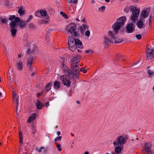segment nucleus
<instances>
[{
	"label": "nucleus",
	"instance_id": "bb28decb",
	"mask_svg": "<svg viewBox=\"0 0 154 154\" xmlns=\"http://www.w3.org/2000/svg\"><path fill=\"white\" fill-rule=\"evenodd\" d=\"M19 26L21 28H23L26 26V23L23 21H21L19 22Z\"/></svg>",
	"mask_w": 154,
	"mask_h": 154
},
{
	"label": "nucleus",
	"instance_id": "f3484780",
	"mask_svg": "<svg viewBox=\"0 0 154 154\" xmlns=\"http://www.w3.org/2000/svg\"><path fill=\"white\" fill-rule=\"evenodd\" d=\"M80 61V58L78 56H74L71 60V65L75 64Z\"/></svg>",
	"mask_w": 154,
	"mask_h": 154
},
{
	"label": "nucleus",
	"instance_id": "c03bdc74",
	"mask_svg": "<svg viewBox=\"0 0 154 154\" xmlns=\"http://www.w3.org/2000/svg\"><path fill=\"white\" fill-rule=\"evenodd\" d=\"M62 138V137L61 136H58L54 139V141L55 142L57 141V140H60Z\"/></svg>",
	"mask_w": 154,
	"mask_h": 154
},
{
	"label": "nucleus",
	"instance_id": "6e6552de",
	"mask_svg": "<svg viewBox=\"0 0 154 154\" xmlns=\"http://www.w3.org/2000/svg\"><path fill=\"white\" fill-rule=\"evenodd\" d=\"M66 77V75H62L60 77V79L64 85H66L67 87H69L71 84V82Z\"/></svg>",
	"mask_w": 154,
	"mask_h": 154
},
{
	"label": "nucleus",
	"instance_id": "79ce46f5",
	"mask_svg": "<svg viewBox=\"0 0 154 154\" xmlns=\"http://www.w3.org/2000/svg\"><path fill=\"white\" fill-rule=\"evenodd\" d=\"M33 16L32 15H30L28 18L27 20L26 21V23H28L30 22L31 20L32 19Z\"/></svg>",
	"mask_w": 154,
	"mask_h": 154
},
{
	"label": "nucleus",
	"instance_id": "0e129e2a",
	"mask_svg": "<svg viewBox=\"0 0 154 154\" xmlns=\"http://www.w3.org/2000/svg\"><path fill=\"white\" fill-rule=\"evenodd\" d=\"M84 154H89V152L88 151L85 152L84 153Z\"/></svg>",
	"mask_w": 154,
	"mask_h": 154
},
{
	"label": "nucleus",
	"instance_id": "338daca9",
	"mask_svg": "<svg viewBox=\"0 0 154 154\" xmlns=\"http://www.w3.org/2000/svg\"><path fill=\"white\" fill-rule=\"evenodd\" d=\"M105 1L107 2H109L110 1V0H105Z\"/></svg>",
	"mask_w": 154,
	"mask_h": 154
},
{
	"label": "nucleus",
	"instance_id": "412c9836",
	"mask_svg": "<svg viewBox=\"0 0 154 154\" xmlns=\"http://www.w3.org/2000/svg\"><path fill=\"white\" fill-rule=\"evenodd\" d=\"M36 117V116L35 113H33L32 114L31 116L29 117L28 119L27 120V121L29 123H30L32 122V121L35 119Z\"/></svg>",
	"mask_w": 154,
	"mask_h": 154
},
{
	"label": "nucleus",
	"instance_id": "ddd939ff",
	"mask_svg": "<svg viewBox=\"0 0 154 154\" xmlns=\"http://www.w3.org/2000/svg\"><path fill=\"white\" fill-rule=\"evenodd\" d=\"M135 30L134 25L132 23H130L126 27V30L128 33H131L134 32Z\"/></svg>",
	"mask_w": 154,
	"mask_h": 154
},
{
	"label": "nucleus",
	"instance_id": "09e8293b",
	"mask_svg": "<svg viewBox=\"0 0 154 154\" xmlns=\"http://www.w3.org/2000/svg\"><path fill=\"white\" fill-rule=\"evenodd\" d=\"M85 35L86 36L89 37L90 35V32L89 30H87L85 32Z\"/></svg>",
	"mask_w": 154,
	"mask_h": 154
},
{
	"label": "nucleus",
	"instance_id": "7ed1b4c3",
	"mask_svg": "<svg viewBox=\"0 0 154 154\" xmlns=\"http://www.w3.org/2000/svg\"><path fill=\"white\" fill-rule=\"evenodd\" d=\"M76 26L75 23H71L66 26V29L68 34L72 35L73 34L74 35L75 37H78L79 34L76 31Z\"/></svg>",
	"mask_w": 154,
	"mask_h": 154
},
{
	"label": "nucleus",
	"instance_id": "c756f323",
	"mask_svg": "<svg viewBox=\"0 0 154 154\" xmlns=\"http://www.w3.org/2000/svg\"><path fill=\"white\" fill-rule=\"evenodd\" d=\"M11 31L12 36H14L16 35L17 31V29L15 28H12L11 29Z\"/></svg>",
	"mask_w": 154,
	"mask_h": 154
},
{
	"label": "nucleus",
	"instance_id": "de8ad7c7",
	"mask_svg": "<svg viewBox=\"0 0 154 154\" xmlns=\"http://www.w3.org/2000/svg\"><path fill=\"white\" fill-rule=\"evenodd\" d=\"M129 11V8L128 7H125L124 9V11L126 13H128Z\"/></svg>",
	"mask_w": 154,
	"mask_h": 154
},
{
	"label": "nucleus",
	"instance_id": "dca6fc26",
	"mask_svg": "<svg viewBox=\"0 0 154 154\" xmlns=\"http://www.w3.org/2000/svg\"><path fill=\"white\" fill-rule=\"evenodd\" d=\"M13 99L14 101H15L16 103V111L17 112V109L18 106V97L17 96L15 91H13L12 93Z\"/></svg>",
	"mask_w": 154,
	"mask_h": 154
},
{
	"label": "nucleus",
	"instance_id": "a18cd8bd",
	"mask_svg": "<svg viewBox=\"0 0 154 154\" xmlns=\"http://www.w3.org/2000/svg\"><path fill=\"white\" fill-rule=\"evenodd\" d=\"M15 16L14 15L10 16L9 18V19L10 20H12L16 18Z\"/></svg>",
	"mask_w": 154,
	"mask_h": 154
},
{
	"label": "nucleus",
	"instance_id": "864d4df0",
	"mask_svg": "<svg viewBox=\"0 0 154 154\" xmlns=\"http://www.w3.org/2000/svg\"><path fill=\"white\" fill-rule=\"evenodd\" d=\"M49 12L50 14H52L54 13V11L53 9H50L49 10Z\"/></svg>",
	"mask_w": 154,
	"mask_h": 154
},
{
	"label": "nucleus",
	"instance_id": "bf43d9fd",
	"mask_svg": "<svg viewBox=\"0 0 154 154\" xmlns=\"http://www.w3.org/2000/svg\"><path fill=\"white\" fill-rule=\"evenodd\" d=\"M57 134L58 136H59L60 134V131H57Z\"/></svg>",
	"mask_w": 154,
	"mask_h": 154
},
{
	"label": "nucleus",
	"instance_id": "f8f14e48",
	"mask_svg": "<svg viewBox=\"0 0 154 154\" xmlns=\"http://www.w3.org/2000/svg\"><path fill=\"white\" fill-rule=\"evenodd\" d=\"M126 21V17L122 16L117 19L116 23L122 27L124 25Z\"/></svg>",
	"mask_w": 154,
	"mask_h": 154
},
{
	"label": "nucleus",
	"instance_id": "72a5a7b5",
	"mask_svg": "<svg viewBox=\"0 0 154 154\" xmlns=\"http://www.w3.org/2000/svg\"><path fill=\"white\" fill-rule=\"evenodd\" d=\"M29 28L30 29L33 30L35 28V26L32 24L29 23L28 25Z\"/></svg>",
	"mask_w": 154,
	"mask_h": 154
},
{
	"label": "nucleus",
	"instance_id": "f704fd0d",
	"mask_svg": "<svg viewBox=\"0 0 154 154\" xmlns=\"http://www.w3.org/2000/svg\"><path fill=\"white\" fill-rule=\"evenodd\" d=\"M18 12L20 15H22L24 14V11L22 8H20L18 10Z\"/></svg>",
	"mask_w": 154,
	"mask_h": 154
},
{
	"label": "nucleus",
	"instance_id": "5701e85b",
	"mask_svg": "<svg viewBox=\"0 0 154 154\" xmlns=\"http://www.w3.org/2000/svg\"><path fill=\"white\" fill-rule=\"evenodd\" d=\"M54 87L56 89H58L60 87V83L57 81H54Z\"/></svg>",
	"mask_w": 154,
	"mask_h": 154
},
{
	"label": "nucleus",
	"instance_id": "8fccbe9b",
	"mask_svg": "<svg viewBox=\"0 0 154 154\" xmlns=\"http://www.w3.org/2000/svg\"><path fill=\"white\" fill-rule=\"evenodd\" d=\"M142 35L141 34H137L136 35V37L138 39H140L141 38Z\"/></svg>",
	"mask_w": 154,
	"mask_h": 154
},
{
	"label": "nucleus",
	"instance_id": "c9c22d12",
	"mask_svg": "<svg viewBox=\"0 0 154 154\" xmlns=\"http://www.w3.org/2000/svg\"><path fill=\"white\" fill-rule=\"evenodd\" d=\"M40 10H38L35 12V15L36 17H40Z\"/></svg>",
	"mask_w": 154,
	"mask_h": 154
},
{
	"label": "nucleus",
	"instance_id": "5fc2aeb1",
	"mask_svg": "<svg viewBox=\"0 0 154 154\" xmlns=\"http://www.w3.org/2000/svg\"><path fill=\"white\" fill-rule=\"evenodd\" d=\"M151 15H150L149 19V25H150L151 24Z\"/></svg>",
	"mask_w": 154,
	"mask_h": 154
},
{
	"label": "nucleus",
	"instance_id": "39448f33",
	"mask_svg": "<svg viewBox=\"0 0 154 154\" xmlns=\"http://www.w3.org/2000/svg\"><path fill=\"white\" fill-rule=\"evenodd\" d=\"M130 9L131 11L132 12L131 16V20L134 22H135L138 16L140 11L138 8L133 6H131Z\"/></svg>",
	"mask_w": 154,
	"mask_h": 154
},
{
	"label": "nucleus",
	"instance_id": "473e14b6",
	"mask_svg": "<svg viewBox=\"0 0 154 154\" xmlns=\"http://www.w3.org/2000/svg\"><path fill=\"white\" fill-rule=\"evenodd\" d=\"M147 73L149 75V77H151L154 74V72L151 70L148 69L147 70Z\"/></svg>",
	"mask_w": 154,
	"mask_h": 154
},
{
	"label": "nucleus",
	"instance_id": "3c124183",
	"mask_svg": "<svg viewBox=\"0 0 154 154\" xmlns=\"http://www.w3.org/2000/svg\"><path fill=\"white\" fill-rule=\"evenodd\" d=\"M80 71L83 72L84 73H85L87 72V70L85 69L84 68H82L80 69Z\"/></svg>",
	"mask_w": 154,
	"mask_h": 154
},
{
	"label": "nucleus",
	"instance_id": "13d9d810",
	"mask_svg": "<svg viewBox=\"0 0 154 154\" xmlns=\"http://www.w3.org/2000/svg\"><path fill=\"white\" fill-rule=\"evenodd\" d=\"M22 55H23L21 54H19L18 55V58H20L21 57Z\"/></svg>",
	"mask_w": 154,
	"mask_h": 154
},
{
	"label": "nucleus",
	"instance_id": "a878e982",
	"mask_svg": "<svg viewBox=\"0 0 154 154\" xmlns=\"http://www.w3.org/2000/svg\"><path fill=\"white\" fill-rule=\"evenodd\" d=\"M79 75V72H72L71 76H72L73 79L78 78Z\"/></svg>",
	"mask_w": 154,
	"mask_h": 154
},
{
	"label": "nucleus",
	"instance_id": "b1692460",
	"mask_svg": "<svg viewBox=\"0 0 154 154\" xmlns=\"http://www.w3.org/2000/svg\"><path fill=\"white\" fill-rule=\"evenodd\" d=\"M71 67L74 70V72H79V68L78 67L77 65H75V64L71 65Z\"/></svg>",
	"mask_w": 154,
	"mask_h": 154
},
{
	"label": "nucleus",
	"instance_id": "4d7b16f0",
	"mask_svg": "<svg viewBox=\"0 0 154 154\" xmlns=\"http://www.w3.org/2000/svg\"><path fill=\"white\" fill-rule=\"evenodd\" d=\"M12 82L13 81H10V83H10V86L11 87H12Z\"/></svg>",
	"mask_w": 154,
	"mask_h": 154
},
{
	"label": "nucleus",
	"instance_id": "680f3d73",
	"mask_svg": "<svg viewBox=\"0 0 154 154\" xmlns=\"http://www.w3.org/2000/svg\"><path fill=\"white\" fill-rule=\"evenodd\" d=\"M32 129L34 131L35 130V128L34 126H32Z\"/></svg>",
	"mask_w": 154,
	"mask_h": 154
},
{
	"label": "nucleus",
	"instance_id": "0eeeda50",
	"mask_svg": "<svg viewBox=\"0 0 154 154\" xmlns=\"http://www.w3.org/2000/svg\"><path fill=\"white\" fill-rule=\"evenodd\" d=\"M122 27L120 25H118L116 23H115L112 26V27L113 31H112L115 34V37H117V35L118 34L119 31L121 27Z\"/></svg>",
	"mask_w": 154,
	"mask_h": 154
},
{
	"label": "nucleus",
	"instance_id": "20e7f679",
	"mask_svg": "<svg viewBox=\"0 0 154 154\" xmlns=\"http://www.w3.org/2000/svg\"><path fill=\"white\" fill-rule=\"evenodd\" d=\"M128 139L126 137L123 135H120L117 138L116 141H114L113 144L114 146L119 145L122 146L126 143Z\"/></svg>",
	"mask_w": 154,
	"mask_h": 154
},
{
	"label": "nucleus",
	"instance_id": "aec40b11",
	"mask_svg": "<svg viewBox=\"0 0 154 154\" xmlns=\"http://www.w3.org/2000/svg\"><path fill=\"white\" fill-rule=\"evenodd\" d=\"M33 60V57L32 56H30L28 59V62L27 63V67L30 69V70L31 69V67L32 64V61Z\"/></svg>",
	"mask_w": 154,
	"mask_h": 154
},
{
	"label": "nucleus",
	"instance_id": "49530a36",
	"mask_svg": "<svg viewBox=\"0 0 154 154\" xmlns=\"http://www.w3.org/2000/svg\"><path fill=\"white\" fill-rule=\"evenodd\" d=\"M10 4V1L9 0H7L5 2V5L6 6H8Z\"/></svg>",
	"mask_w": 154,
	"mask_h": 154
},
{
	"label": "nucleus",
	"instance_id": "4468645a",
	"mask_svg": "<svg viewBox=\"0 0 154 154\" xmlns=\"http://www.w3.org/2000/svg\"><path fill=\"white\" fill-rule=\"evenodd\" d=\"M20 19L19 17H16L14 21H11L10 23V26L12 28H16L17 27V23L19 22Z\"/></svg>",
	"mask_w": 154,
	"mask_h": 154
},
{
	"label": "nucleus",
	"instance_id": "cd10ccee",
	"mask_svg": "<svg viewBox=\"0 0 154 154\" xmlns=\"http://www.w3.org/2000/svg\"><path fill=\"white\" fill-rule=\"evenodd\" d=\"M88 26L86 24H83L82 26H81L80 27V30L81 32H82V31L84 30L88 29Z\"/></svg>",
	"mask_w": 154,
	"mask_h": 154
},
{
	"label": "nucleus",
	"instance_id": "9b49d317",
	"mask_svg": "<svg viewBox=\"0 0 154 154\" xmlns=\"http://www.w3.org/2000/svg\"><path fill=\"white\" fill-rule=\"evenodd\" d=\"M146 53V58L148 59H151L153 57L154 50L153 49L148 48Z\"/></svg>",
	"mask_w": 154,
	"mask_h": 154
},
{
	"label": "nucleus",
	"instance_id": "2f4dec72",
	"mask_svg": "<svg viewBox=\"0 0 154 154\" xmlns=\"http://www.w3.org/2000/svg\"><path fill=\"white\" fill-rule=\"evenodd\" d=\"M19 139L20 140V143L22 144L23 142V135L21 132H20L19 134Z\"/></svg>",
	"mask_w": 154,
	"mask_h": 154
},
{
	"label": "nucleus",
	"instance_id": "774afa93",
	"mask_svg": "<svg viewBox=\"0 0 154 154\" xmlns=\"http://www.w3.org/2000/svg\"><path fill=\"white\" fill-rule=\"evenodd\" d=\"M76 20L77 21H80V20L78 18H76Z\"/></svg>",
	"mask_w": 154,
	"mask_h": 154
},
{
	"label": "nucleus",
	"instance_id": "c85d7f7f",
	"mask_svg": "<svg viewBox=\"0 0 154 154\" xmlns=\"http://www.w3.org/2000/svg\"><path fill=\"white\" fill-rule=\"evenodd\" d=\"M52 86V84L51 83H48V84H47V85H46L45 86L46 91H50V90L51 89V87Z\"/></svg>",
	"mask_w": 154,
	"mask_h": 154
},
{
	"label": "nucleus",
	"instance_id": "69168bd1",
	"mask_svg": "<svg viewBox=\"0 0 154 154\" xmlns=\"http://www.w3.org/2000/svg\"><path fill=\"white\" fill-rule=\"evenodd\" d=\"M95 2L94 0H91V3H94Z\"/></svg>",
	"mask_w": 154,
	"mask_h": 154
},
{
	"label": "nucleus",
	"instance_id": "e2e57ef3",
	"mask_svg": "<svg viewBox=\"0 0 154 154\" xmlns=\"http://www.w3.org/2000/svg\"><path fill=\"white\" fill-rule=\"evenodd\" d=\"M35 74V72H33L31 74V75L32 76H33Z\"/></svg>",
	"mask_w": 154,
	"mask_h": 154
},
{
	"label": "nucleus",
	"instance_id": "6e6d98bb",
	"mask_svg": "<svg viewBox=\"0 0 154 154\" xmlns=\"http://www.w3.org/2000/svg\"><path fill=\"white\" fill-rule=\"evenodd\" d=\"M49 105V103L48 102H47L46 103V107H48Z\"/></svg>",
	"mask_w": 154,
	"mask_h": 154
},
{
	"label": "nucleus",
	"instance_id": "9d476101",
	"mask_svg": "<svg viewBox=\"0 0 154 154\" xmlns=\"http://www.w3.org/2000/svg\"><path fill=\"white\" fill-rule=\"evenodd\" d=\"M24 64L23 62L20 60H18L16 61L15 67L16 69L19 71H22L23 69Z\"/></svg>",
	"mask_w": 154,
	"mask_h": 154
},
{
	"label": "nucleus",
	"instance_id": "4c0bfd02",
	"mask_svg": "<svg viewBox=\"0 0 154 154\" xmlns=\"http://www.w3.org/2000/svg\"><path fill=\"white\" fill-rule=\"evenodd\" d=\"M44 149H45V148L43 146H42L39 148H36V151L39 152H42V150Z\"/></svg>",
	"mask_w": 154,
	"mask_h": 154
},
{
	"label": "nucleus",
	"instance_id": "e433bc0d",
	"mask_svg": "<svg viewBox=\"0 0 154 154\" xmlns=\"http://www.w3.org/2000/svg\"><path fill=\"white\" fill-rule=\"evenodd\" d=\"M67 2L69 3H72L73 4H76L78 2L77 0H67Z\"/></svg>",
	"mask_w": 154,
	"mask_h": 154
},
{
	"label": "nucleus",
	"instance_id": "f03ea898",
	"mask_svg": "<svg viewBox=\"0 0 154 154\" xmlns=\"http://www.w3.org/2000/svg\"><path fill=\"white\" fill-rule=\"evenodd\" d=\"M69 48L72 51H75L78 47L79 48H83L82 42L78 39H75L73 37L69 36L68 40Z\"/></svg>",
	"mask_w": 154,
	"mask_h": 154
},
{
	"label": "nucleus",
	"instance_id": "f257e3e1",
	"mask_svg": "<svg viewBox=\"0 0 154 154\" xmlns=\"http://www.w3.org/2000/svg\"><path fill=\"white\" fill-rule=\"evenodd\" d=\"M123 40L122 38H118L115 37L113 32L109 30L108 31L107 36H104L103 37V43L105 45H108L112 43H119L122 42Z\"/></svg>",
	"mask_w": 154,
	"mask_h": 154
},
{
	"label": "nucleus",
	"instance_id": "ea45409f",
	"mask_svg": "<svg viewBox=\"0 0 154 154\" xmlns=\"http://www.w3.org/2000/svg\"><path fill=\"white\" fill-rule=\"evenodd\" d=\"M57 148L59 151H60L62 149L61 147L60 144L59 143H57Z\"/></svg>",
	"mask_w": 154,
	"mask_h": 154
},
{
	"label": "nucleus",
	"instance_id": "1a4fd4ad",
	"mask_svg": "<svg viewBox=\"0 0 154 154\" xmlns=\"http://www.w3.org/2000/svg\"><path fill=\"white\" fill-rule=\"evenodd\" d=\"M144 147L143 148V150L146 152L147 154L146 153L143 154H151L152 152L151 150V144L150 143H146L144 144Z\"/></svg>",
	"mask_w": 154,
	"mask_h": 154
},
{
	"label": "nucleus",
	"instance_id": "4be33fe9",
	"mask_svg": "<svg viewBox=\"0 0 154 154\" xmlns=\"http://www.w3.org/2000/svg\"><path fill=\"white\" fill-rule=\"evenodd\" d=\"M36 106L38 109H41L43 106L42 103L38 100H37V102L36 103Z\"/></svg>",
	"mask_w": 154,
	"mask_h": 154
},
{
	"label": "nucleus",
	"instance_id": "a19ab883",
	"mask_svg": "<svg viewBox=\"0 0 154 154\" xmlns=\"http://www.w3.org/2000/svg\"><path fill=\"white\" fill-rule=\"evenodd\" d=\"M60 14L65 18H67L68 17L66 14L63 11L60 12Z\"/></svg>",
	"mask_w": 154,
	"mask_h": 154
},
{
	"label": "nucleus",
	"instance_id": "393cba45",
	"mask_svg": "<svg viewBox=\"0 0 154 154\" xmlns=\"http://www.w3.org/2000/svg\"><path fill=\"white\" fill-rule=\"evenodd\" d=\"M40 16H41L43 17H44L47 15V12L45 10H40Z\"/></svg>",
	"mask_w": 154,
	"mask_h": 154
},
{
	"label": "nucleus",
	"instance_id": "2eb2a0df",
	"mask_svg": "<svg viewBox=\"0 0 154 154\" xmlns=\"http://www.w3.org/2000/svg\"><path fill=\"white\" fill-rule=\"evenodd\" d=\"M123 147V146L120 145L117 146L114 148L115 152L112 153V154H121Z\"/></svg>",
	"mask_w": 154,
	"mask_h": 154
},
{
	"label": "nucleus",
	"instance_id": "052dcab7",
	"mask_svg": "<svg viewBox=\"0 0 154 154\" xmlns=\"http://www.w3.org/2000/svg\"><path fill=\"white\" fill-rule=\"evenodd\" d=\"M82 21L83 22H86V20L85 18H84L83 19Z\"/></svg>",
	"mask_w": 154,
	"mask_h": 154
},
{
	"label": "nucleus",
	"instance_id": "6ab92c4d",
	"mask_svg": "<svg viewBox=\"0 0 154 154\" xmlns=\"http://www.w3.org/2000/svg\"><path fill=\"white\" fill-rule=\"evenodd\" d=\"M143 20H137V22L136 25L138 28L139 29H142L145 27V25L144 24L142 21Z\"/></svg>",
	"mask_w": 154,
	"mask_h": 154
},
{
	"label": "nucleus",
	"instance_id": "37998d69",
	"mask_svg": "<svg viewBox=\"0 0 154 154\" xmlns=\"http://www.w3.org/2000/svg\"><path fill=\"white\" fill-rule=\"evenodd\" d=\"M105 7L104 6H103L101 7H100L99 8V11H103L105 9Z\"/></svg>",
	"mask_w": 154,
	"mask_h": 154
},
{
	"label": "nucleus",
	"instance_id": "603ef678",
	"mask_svg": "<svg viewBox=\"0 0 154 154\" xmlns=\"http://www.w3.org/2000/svg\"><path fill=\"white\" fill-rule=\"evenodd\" d=\"M85 53L86 54L89 53L90 54H92L93 53V51H90L89 50H87L85 51Z\"/></svg>",
	"mask_w": 154,
	"mask_h": 154
},
{
	"label": "nucleus",
	"instance_id": "7c9ffc66",
	"mask_svg": "<svg viewBox=\"0 0 154 154\" xmlns=\"http://www.w3.org/2000/svg\"><path fill=\"white\" fill-rule=\"evenodd\" d=\"M46 19H47V20H45V19H44V20H42V23H43V24H47V23H48V21L50 20V17H49V16H48L46 17Z\"/></svg>",
	"mask_w": 154,
	"mask_h": 154
},
{
	"label": "nucleus",
	"instance_id": "58836bf2",
	"mask_svg": "<svg viewBox=\"0 0 154 154\" xmlns=\"http://www.w3.org/2000/svg\"><path fill=\"white\" fill-rule=\"evenodd\" d=\"M8 20L7 19L5 18H1L0 22L2 23H6Z\"/></svg>",
	"mask_w": 154,
	"mask_h": 154
},
{
	"label": "nucleus",
	"instance_id": "a211bd4d",
	"mask_svg": "<svg viewBox=\"0 0 154 154\" xmlns=\"http://www.w3.org/2000/svg\"><path fill=\"white\" fill-rule=\"evenodd\" d=\"M149 13L146 10H143L141 13L140 18V20H143L144 18L147 17L149 15Z\"/></svg>",
	"mask_w": 154,
	"mask_h": 154
},
{
	"label": "nucleus",
	"instance_id": "423d86ee",
	"mask_svg": "<svg viewBox=\"0 0 154 154\" xmlns=\"http://www.w3.org/2000/svg\"><path fill=\"white\" fill-rule=\"evenodd\" d=\"M61 67L63 72L68 75L71 76L72 71L70 69L64 64L65 60L64 57L61 58Z\"/></svg>",
	"mask_w": 154,
	"mask_h": 154
}]
</instances>
